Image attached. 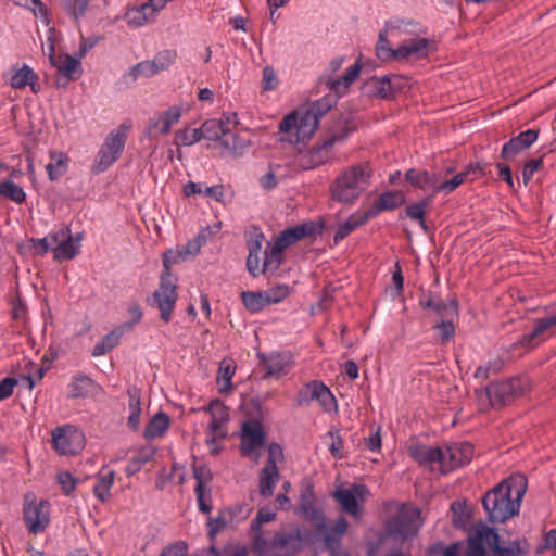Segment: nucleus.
Here are the masks:
<instances>
[{
    "label": "nucleus",
    "mask_w": 556,
    "mask_h": 556,
    "mask_svg": "<svg viewBox=\"0 0 556 556\" xmlns=\"http://www.w3.org/2000/svg\"><path fill=\"white\" fill-rule=\"evenodd\" d=\"M488 549L496 556H525L529 544L526 540H514L501 546L497 531L481 525L469 534L467 542L458 541L445 546L443 556H489Z\"/></svg>",
    "instance_id": "nucleus-1"
},
{
    "label": "nucleus",
    "mask_w": 556,
    "mask_h": 556,
    "mask_svg": "<svg viewBox=\"0 0 556 556\" xmlns=\"http://www.w3.org/2000/svg\"><path fill=\"white\" fill-rule=\"evenodd\" d=\"M527 491L523 476L510 477L490 490L482 498L491 522H505L519 513L520 502Z\"/></svg>",
    "instance_id": "nucleus-2"
},
{
    "label": "nucleus",
    "mask_w": 556,
    "mask_h": 556,
    "mask_svg": "<svg viewBox=\"0 0 556 556\" xmlns=\"http://www.w3.org/2000/svg\"><path fill=\"white\" fill-rule=\"evenodd\" d=\"M328 108L321 109L316 102L305 111H294L279 123V131L283 134L281 140L290 143H300L311 138L317 129L320 116Z\"/></svg>",
    "instance_id": "nucleus-3"
},
{
    "label": "nucleus",
    "mask_w": 556,
    "mask_h": 556,
    "mask_svg": "<svg viewBox=\"0 0 556 556\" xmlns=\"http://www.w3.org/2000/svg\"><path fill=\"white\" fill-rule=\"evenodd\" d=\"M371 169L367 164L345 169L334 181L331 193L336 201L352 203L368 188Z\"/></svg>",
    "instance_id": "nucleus-4"
},
{
    "label": "nucleus",
    "mask_w": 556,
    "mask_h": 556,
    "mask_svg": "<svg viewBox=\"0 0 556 556\" xmlns=\"http://www.w3.org/2000/svg\"><path fill=\"white\" fill-rule=\"evenodd\" d=\"M128 132L129 126L122 124L106 135L93 163V170L96 173L105 172L121 157Z\"/></svg>",
    "instance_id": "nucleus-5"
},
{
    "label": "nucleus",
    "mask_w": 556,
    "mask_h": 556,
    "mask_svg": "<svg viewBox=\"0 0 556 556\" xmlns=\"http://www.w3.org/2000/svg\"><path fill=\"white\" fill-rule=\"evenodd\" d=\"M424 521L421 511L412 504H402L397 514L386 526L387 532L397 540H405L417 534Z\"/></svg>",
    "instance_id": "nucleus-6"
},
{
    "label": "nucleus",
    "mask_w": 556,
    "mask_h": 556,
    "mask_svg": "<svg viewBox=\"0 0 556 556\" xmlns=\"http://www.w3.org/2000/svg\"><path fill=\"white\" fill-rule=\"evenodd\" d=\"M176 280L172 273H163L160 285L152 294L154 304L159 308L161 319L164 323H168L172 319V314L178 299Z\"/></svg>",
    "instance_id": "nucleus-7"
},
{
    "label": "nucleus",
    "mask_w": 556,
    "mask_h": 556,
    "mask_svg": "<svg viewBox=\"0 0 556 556\" xmlns=\"http://www.w3.org/2000/svg\"><path fill=\"white\" fill-rule=\"evenodd\" d=\"M369 493L365 484L353 483L349 488L338 486L332 496L346 514L358 519L362 517L363 505Z\"/></svg>",
    "instance_id": "nucleus-8"
},
{
    "label": "nucleus",
    "mask_w": 556,
    "mask_h": 556,
    "mask_svg": "<svg viewBox=\"0 0 556 556\" xmlns=\"http://www.w3.org/2000/svg\"><path fill=\"white\" fill-rule=\"evenodd\" d=\"M317 402L323 410L330 413L337 409V401L330 389L321 381H311L306 383L296 395L299 406L308 405Z\"/></svg>",
    "instance_id": "nucleus-9"
},
{
    "label": "nucleus",
    "mask_w": 556,
    "mask_h": 556,
    "mask_svg": "<svg viewBox=\"0 0 556 556\" xmlns=\"http://www.w3.org/2000/svg\"><path fill=\"white\" fill-rule=\"evenodd\" d=\"M52 443L59 454L75 455L84 448L86 439L83 431L65 425L52 431Z\"/></svg>",
    "instance_id": "nucleus-10"
},
{
    "label": "nucleus",
    "mask_w": 556,
    "mask_h": 556,
    "mask_svg": "<svg viewBox=\"0 0 556 556\" xmlns=\"http://www.w3.org/2000/svg\"><path fill=\"white\" fill-rule=\"evenodd\" d=\"M52 253L56 261L73 260L79 254L81 248L83 233L73 235L68 226H62L54 229Z\"/></svg>",
    "instance_id": "nucleus-11"
},
{
    "label": "nucleus",
    "mask_w": 556,
    "mask_h": 556,
    "mask_svg": "<svg viewBox=\"0 0 556 556\" xmlns=\"http://www.w3.org/2000/svg\"><path fill=\"white\" fill-rule=\"evenodd\" d=\"M184 113L181 105H172L166 110L155 112L148 121L146 136L154 139L159 136H166L170 132Z\"/></svg>",
    "instance_id": "nucleus-12"
},
{
    "label": "nucleus",
    "mask_w": 556,
    "mask_h": 556,
    "mask_svg": "<svg viewBox=\"0 0 556 556\" xmlns=\"http://www.w3.org/2000/svg\"><path fill=\"white\" fill-rule=\"evenodd\" d=\"M264 444L265 433L262 424L257 420L244 421L241 429V454L257 460Z\"/></svg>",
    "instance_id": "nucleus-13"
},
{
    "label": "nucleus",
    "mask_w": 556,
    "mask_h": 556,
    "mask_svg": "<svg viewBox=\"0 0 556 556\" xmlns=\"http://www.w3.org/2000/svg\"><path fill=\"white\" fill-rule=\"evenodd\" d=\"M442 448L441 473L469 464L473 457V446L468 442H455Z\"/></svg>",
    "instance_id": "nucleus-14"
},
{
    "label": "nucleus",
    "mask_w": 556,
    "mask_h": 556,
    "mask_svg": "<svg viewBox=\"0 0 556 556\" xmlns=\"http://www.w3.org/2000/svg\"><path fill=\"white\" fill-rule=\"evenodd\" d=\"M407 79L399 75H383L369 78L364 86L365 92L371 97L390 99L401 90Z\"/></svg>",
    "instance_id": "nucleus-15"
},
{
    "label": "nucleus",
    "mask_w": 556,
    "mask_h": 556,
    "mask_svg": "<svg viewBox=\"0 0 556 556\" xmlns=\"http://www.w3.org/2000/svg\"><path fill=\"white\" fill-rule=\"evenodd\" d=\"M303 533L299 526L282 528L274 534L276 556H293L303 547Z\"/></svg>",
    "instance_id": "nucleus-16"
},
{
    "label": "nucleus",
    "mask_w": 556,
    "mask_h": 556,
    "mask_svg": "<svg viewBox=\"0 0 556 556\" xmlns=\"http://www.w3.org/2000/svg\"><path fill=\"white\" fill-rule=\"evenodd\" d=\"M24 521L33 534L43 532L50 523V503L30 501L24 507Z\"/></svg>",
    "instance_id": "nucleus-17"
},
{
    "label": "nucleus",
    "mask_w": 556,
    "mask_h": 556,
    "mask_svg": "<svg viewBox=\"0 0 556 556\" xmlns=\"http://www.w3.org/2000/svg\"><path fill=\"white\" fill-rule=\"evenodd\" d=\"M340 140H342V138L332 136L323 143L311 148L308 151L300 155L299 165L304 170H309L327 163L333 156V146L337 142H340Z\"/></svg>",
    "instance_id": "nucleus-18"
},
{
    "label": "nucleus",
    "mask_w": 556,
    "mask_h": 556,
    "mask_svg": "<svg viewBox=\"0 0 556 556\" xmlns=\"http://www.w3.org/2000/svg\"><path fill=\"white\" fill-rule=\"evenodd\" d=\"M517 384V380L491 383L484 390L477 391V396L480 401L482 399L488 400L491 406H502L518 395V390L516 389Z\"/></svg>",
    "instance_id": "nucleus-19"
},
{
    "label": "nucleus",
    "mask_w": 556,
    "mask_h": 556,
    "mask_svg": "<svg viewBox=\"0 0 556 556\" xmlns=\"http://www.w3.org/2000/svg\"><path fill=\"white\" fill-rule=\"evenodd\" d=\"M265 236L260 228L253 227L245 233L248 248L247 269L252 277L260 276V263L264 254L263 244Z\"/></svg>",
    "instance_id": "nucleus-20"
},
{
    "label": "nucleus",
    "mask_w": 556,
    "mask_h": 556,
    "mask_svg": "<svg viewBox=\"0 0 556 556\" xmlns=\"http://www.w3.org/2000/svg\"><path fill=\"white\" fill-rule=\"evenodd\" d=\"M431 42L429 39L418 36L416 38L404 40L395 49V60H421L428 56Z\"/></svg>",
    "instance_id": "nucleus-21"
},
{
    "label": "nucleus",
    "mask_w": 556,
    "mask_h": 556,
    "mask_svg": "<svg viewBox=\"0 0 556 556\" xmlns=\"http://www.w3.org/2000/svg\"><path fill=\"white\" fill-rule=\"evenodd\" d=\"M266 367V376L280 377L287 375L294 366L293 356L288 352H273L260 355Z\"/></svg>",
    "instance_id": "nucleus-22"
},
{
    "label": "nucleus",
    "mask_w": 556,
    "mask_h": 556,
    "mask_svg": "<svg viewBox=\"0 0 556 556\" xmlns=\"http://www.w3.org/2000/svg\"><path fill=\"white\" fill-rule=\"evenodd\" d=\"M321 229V226L314 222L303 223L293 227L286 228L282 230L275 242L280 245L283 250L288 247L292 245L296 241L312 236L318 232Z\"/></svg>",
    "instance_id": "nucleus-23"
},
{
    "label": "nucleus",
    "mask_w": 556,
    "mask_h": 556,
    "mask_svg": "<svg viewBox=\"0 0 556 556\" xmlns=\"http://www.w3.org/2000/svg\"><path fill=\"white\" fill-rule=\"evenodd\" d=\"M536 139L538 132L535 130L528 129L522 131L503 146L501 155L506 160H510L519 152L531 147Z\"/></svg>",
    "instance_id": "nucleus-24"
},
{
    "label": "nucleus",
    "mask_w": 556,
    "mask_h": 556,
    "mask_svg": "<svg viewBox=\"0 0 556 556\" xmlns=\"http://www.w3.org/2000/svg\"><path fill=\"white\" fill-rule=\"evenodd\" d=\"M205 410L211 415L208 430L218 434H227L226 425L229 421L227 406L222 401L214 400Z\"/></svg>",
    "instance_id": "nucleus-25"
},
{
    "label": "nucleus",
    "mask_w": 556,
    "mask_h": 556,
    "mask_svg": "<svg viewBox=\"0 0 556 556\" xmlns=\"http://www.w3.org/2000/svg\"><path fill=\"white\" fill-rule=\"evenodd\" d=\"M410 455L420 465L429 466L431 470H439L441 472V460L443 457L441 447L418 445L410 450Z\"/></svg>",
    "instance_id": "nucleus-26"
},
{
    "label": "nucleus",
    "mask_w": 556,
    "mask_h": 556,
    "mask_svg": "<svg viewBox=\"0 0 556 556\" xmlns=\"http://www.w3.org/2000/svg\"><path fill=\"white\" fill-rule=\"evenodd\" d=\"M68 389L70 397L78 399L97 393L100 390V387L89 376L78 372L72 377Z\"/></svg>",
    "instance_id": "nucleus-27"
},
{
    "label": "nucleus",
    "mask_w": 556,
    "mask_h": 556,
    "mask_svg": "<svg viewBox=\"0 0 556 556\" xmlns=\"http://www.w3.org/2000/svg\"><path fill=\"white\" fill-rule=\"evenodd\" d=\"M405 202V197L401 191H387L379 195L372 206L366 212L367 217H374L382 211L394 210Z\"/></svg>",
    "instance_id": "nucleus-28"
},
{
    "label": "nucleus",
    "mask_w": 556,
    "mask_h": 556,
    "mask_svg": "<svg viewBox=\"0 0 556 556\" xmlns=\"http://www.w3.org/2000/svg\"><path fill=\"white\" fill-rule=\"evenodd\" d=\"M386 31L395 35L421 36L426 34V28L414 20L394 17L386 22Z\"/></svg>",
    "instance_id": "nucleus-29"
},
{
    "label": "nucleus",
    "mask_w": 556,
    "mask_h": 556,
    "mask_svg": "<svg viewBox=\"0 0 556 556\" xmlns=\"http://www.w3.org/2000/svg\"><path fill=\"white\" fill-rule=\"evenodd\" d=\"M405 178L413 186L424 190V191H432V193H438V182H439V174L428 172V170H416L409 169L405 174Z\"/></svg>",
    "instance_id": "nucleus-30"
},
{
    "label": "nucleus",
    "mask_w": 556,
    "mask_h": 556,
    "mask_svg": "<svg viewBox=\"0 0 556 556\" xmlns=\"http://www.w3.org/2000/svg\"><path fill=\"white\" fill-rule=\"evenodd\" d=\"M283 252L285 250L275 241L268 242L260 263V275L277 271L282 263Z\"/></svg>",
    "instance_id": "nucleus-31"
},
{
    "label": "nucleus",
    "mask_w": 556,
    "mask_h": 556,
    "mask_svg": "<svg viewBox=\"0 0 556 556\" xmlns=\"http://www.w3.org/2000/svg\"><path fill=\"white\" fill-rule=\"evenodd\" d=\"M38 75L28 65H23L20 68L13 70L10 78V86L13 89H23L26 86L31 88L34 93L38 92L37 88Z\"/></svg>",
    "instance_id": "nucleus-32"
},
{
    "label": "nucleus",
    "mask_w": 556,
    "mask_h": 556,
    "mask_svg": "<svg viewBox=\"0 0 556 556\" xmlns=\"http://www.w3.org/2000/svg\"><path fill=\"white\" fill-rule=\"evenodd\" d=\"M169 425V416L164 412H157L147 424L143 430V438L147 441L162 438L168 431Z\"/></svg>",
    "instance_id": "nucleus-33"
},
{
    "label": "nucleus",
    "mask_w": 556,
    "mask_h": 556,
    "mask_svg": "<svg viewBox=\"0 0 556 556\" xmlns=\"http://www.w3.org/2000/svg\"><path fill=\"white\" fill-rule=\"evenodd\" d=\"M155 454L156 447L151 444L139 447L125 468L126 476L131 477L139 472L143 465L152 460Z\"/></svg>",
    "instance_id": "nucleus-34"
},
{
    "label": "nucleus",
    "mask_w": 556,
    "mask_h": 556,
    "mask_svg": "<svg viewBox=\"0 0 556 556\" xmlns=\"http://www.w3.org/2000/svg\"><path fill=\"white\" fill-rule=\"evenodd\" d=\"M155 16L156 15L150 10L147 2L129 9L125 14L127 24L134 27H142L154 21Z\"/></svg>",
    "instance_id": "nucleus-35"
},
{
    "label": "nucleus",
    "mask_w": 556,
    "mask_h": 556,
    "mask_svg": "<svg viewBox=\"0 0 556 556\" xmlns=\"http://www.w3.org/2000/svg\"><path fill=\"white\" fill-rule=\"evenodd\" d=\"M219 144L223 149V154L240 157L248 151L250 141L237 135H231L230 137L226 135Z\"/></svg>",
    "instance_id": "nucleus-36"
},
{
    "label": "nucleus",
    "mask_w": 556,
    "mask_h": 556,
    "mask_svg": "<svg viewBox=\"0 0 556 556\" xmlns=\"http://www.w3.org/2000/svg\"><path fill=\"white\" fill-rule=\"evenodd\" d=\"M280 479L278 467H265L260 472L258 489L263 497H270Z\"/></svg>",
    "instance_id": "nucleus-37"
},
{
    "label": "nucleus",
    "mask_w": 556,
    "mask_h": 556,
    "mask_svg": "<svg viewBox=\"0 0 556 556\" xmlns=\"http://www.w3.org/2000/svg\"><path fill=\"white\" fill-rule=\"evenodd\" d=\"M553 326H556V313L536 320L532 331L522 336L520 344L526 348L534 346L536 344V339Z\"/></svg>",
    "instance_id": "nucleus-38"
},
{
    "label": "nucleus",
    "mask_w": 556,
    "mask_h": 556,
    "mask_svg": "<svg viewBox=\"0 0 556 556\" xmlns=\"http://www.w3.org/2000/svg\"><path fill=\"white\" fill-rule=\"evenodd\" d=\"M150 60L141 61L136 65L129 67L123 75V80L125 84H134L139 78H150L156 75V72L153 67Z\"/></svg>",
    "instance_id": "nucleus-39"
},
{
    "label": "nucleus",
    "mask_w": 556,
    "mask_h": 556,
    "mask_svg": "<svg viewBox=\"0 0 556 556\" xmlns=\"http://www.w3.org/2000/svg\"><path fill=\"white\" fill-rule=\"evenodd\" d=\"M126 334V332H122L121 328L117 326L114 330L105 334L100 341L96 343L92 349L91 355L93 357H99L105 355L110 351H112L115 346L118 345L122 336Z\"/></svg>",
    "instance_id": "nucleus-40"
},
{
    "label": "nucleus",
    "mask_w": 556,
    "mask_h": 556,
    "mask_svg": "<svg viewBox=\"0 0 556 556\" xmlns=\"http://www.w3.org/2000/svg\"><path fill=\"white\" fill-rule=\"evenodd\" d=\"M236 372V366L230 359H223L219 364L217 384L219 393H227L232 389V378Z\"/></svg>",
    "instance_id": "nucleus-41"
},
{
    "label": "nucleus",
    "mask_w": 556,
    "mask_h": 556,
    "mask_svg": "<svg viewBox=\"0 0 556 556\" xmlns=\"http://www.w3.org/2000/svg\"><path fill=\"white\" fill-rule=\"evenodd\" d=\"M359 73L361 66L358 64L349 66L341 78L329 80L328 87L334 93L341 94L350 87L353 81H355V79L359 76Z\"/></svg>",
    "instance_id": "nucleus-42"
},
{
    "label": "nucleus",
    "mask_w": 556,
    "mask_h": 556,
    "mask_svg": "<svg viewBox=\"0 0 556 556\" xmlns=\"http://www.w3.org/2000/svg\"><path fill=\"white\" fill-rule=\"evenodd\" d=\"M359 73L361 66L358 64L349 66L341 78L329 80L328 87L334 93L341 94L350 87L353 81H355V79L359 76Z\"/></svg>",
    "instance_id": "nucleus-43"
},
{
    "label": "nucleus",
    "mask_w": 556,
    "mask_h": 556,
    "mask_svg": "<svg viewBox=\"0 0 556 556\" xmlns=\"http://www.w3.org/2000/svg\"><path fill=\"white\" fill-rule=\"evenodd\" d=\"M359 73L361 66L358 64L349 66L341 78L329 80L328 87L334 93L341 94L350 87L353 81H355V79L359 76Z\"/></svg>",
    "instance_id": "nucleus-44"
},
{
    "label": "nucleus",
    "mask_w": 556,
    "mask_h": 556,
    "mask_svg": "<svg viewBox=\"0 0 556 556\" xmlns=\"http://www.w3.org/2000/svg\"><path fill=\"white\" fill-rule=\"evenodd\" d=\"M200 128L203 130V139L219 143L230 132V128L223 126V123L216 118L205 121Z\"/></svg>",
    "instance_id": "nucleus-45"
},
{
    "label": "nucleus",
    "mask_w": 556,
    "mask_h": 556,
    "mask_svg": "<svg viewBox=\"0 0 556 556\" xmlns=\"http://www.w3.org/2000/svg\"><path fill=\"white\" fill-rule=\"evenodd\" d=\"M51 161L46 165V169L51 180H56L64 175L68 168V157L63 152H51Z\"/></svg>",
    "instance_id": "nucleus-46"
},
{
    "label": "nucleus",
    "mask_w": 556,
    "mask_h": 556,
    "mask_svg": "<svg viewBox=\"0 0 556 556\" xmlns=\"http://www.w3.org/2000/svg\"><path fill=\"white\" fill-rule=\"evenodd\" d=\"M114 479V470H109L106 473L99 476L98 481L93 486V494L100 502L105 503L110 500Z\"/></svg>",
    "instance_id": "nucleus-47"
},
{
    "label": "nucleus",
    "mask_w": 556,
    "mask_h": 556,
    "mask_svg": "<svg viewBox=\"0 0 556 556\" xmlns=\"http://www.w3.org/2000/svg\"><path fill=\"white\" fill-rule=\"evenodd\" d=\"M0 198L11 200L16 204H22L26 200V192L13 180L4 179L0 182Z\"/></svg>",
    "instance_id": "nucleus-48"
},
{
    "label": "nucleus",
    "mask_w": 556,
    "mask_h": 556,
    "mask_svg": "<svg viewBox=\"0 0 556 556\" xmlns=\"http://www.w3.org/2000/svg\"><path fill=\"white\" fill-rule=\"evenodd\" d=\"M129 417H128V427L138 431L140 428V416H141V405H140V395L137 389L129 390Z\"/></svg>",
    "instance_id": "nucleus-49"
},
{
    "label": "nucleus",
    "mask_w": 556,
    "mask_h": 556,
    "mask_svg": "<svg viewBox=\"0 0 556 556\" xmlns=\"http://www.w3.org/2000/svg\"><path fill=\"white\" fill-rule=\"evenodd\" d=\"M52 65L61 75L72 78L73 74L80 67V59L77 55H59V59Z\"/></svg>",
    "instance_id": "nucleus-50"
},
{
    "label": "nucleus",
    "mask_w": 556,
    "mask_h": 556,
    "mask_svg": "<svg viewBox=\"0 0 556 556\" xmlns=\"http://www.w3.org/2000/svg\"><path fill=\"white\" fill-rule=\"evenodd\" d=\"M368 218L369 217H367V214H365L363 217H358V218L351 216L350 218H348L346 220L341 223L338 226V229L333 236L334 243L338 244L340 241L345 239L356 228H358L359 226L365 224Z\"/></svg>",
    "instance_id": "nucleus-51"
},
{
    "label": "nucleus",
    "mask_w": 556,
    "mask_h": 556,
    "mask_svg": "<svg viewBox=\"0 0 556 556\" xmlns=\"http://www.w3.org/2000/svg\"><path fill=\"white\" fill-rule=\"evenodd\" d=\"M252 549L257 556H276V547L274 546V536L266 539L262 531L255 532Z\"/></svg>",
    "instance_id": "nucleus-52"
},
{
    "label": "nucleus",
    "mask_w": 556,
    "mask_h": 556,
    "mask_svg": "<svg viewBox=\"0 0 556 556\" xmlns=\"http://www.w3.org/2000/svg\"><path fill=\"white\" fill-rule=\"evenodd\" d=\"M300 516L308 521H315L319 518L320 513L316 508L312 491L305 492L301 495Z\"/></svg>",
    "instance_id": "nucleus-53"
},
{
    "label": "nucleus",
    "mask_w": 556,
    "mask_h": 556,
    "mask_svg": "<svg viewBox=\"0 0 556 556\" xmlns=\"http://www.w3.org/2000/svg\"><path fill=\"white\" fill-rule=\"evenodd\" d=\"M241 298L245 308L251 313L261 312L266 305H268L264 292L245 291L241 293Z\"/></svg>",
    "instance_id": "nucleus-54"
},
{
    "label": "nucleus",
    "mask_w": 556,
    "mask_h": 556,
    "mask_svg": "<svg viewBox=\"0 0 556 556\" xmlns=\"http://www.w3.org/2000/svg\"><path fill=\"white\" fill-rule=\"evenodd\" d=\"M203 139V130L201 128H185L176 131L175 134V144L180 147H189Z\"/></svg>",
    "instance_id": "nucleus-55"
},
{
    "label": "nucleus",
    "mask_w": 556,
    "mask_h": 556,
    "mask_svg": "<svg viewBox=\"0 0 556 556\" xmlns=\"http://www.w3.org/2000/svg\"><path fill=\"white\" fill-rule=\"evenodd\" d=\"M127 313L130 316V320L119 324L118 327L122 332L129 333L141 321L143 312L138 302H131L127 307Z\"/></svg>",
    "instance_id": "nucleus-56"
},
{
    "label": "nucleus",
    "mask_w": 556,
    "mask_h": 556,
    "mask_svg": "<svg viewBox=\"0 0 556 556\" xmlns=\"http://www.w3.org/2000/svg\"><path fill=\"white\" fill-rule=\"evenodd\" d=\"M177 53L175 50L166 49L157 52L153 60H150L156 74L168 70L175 62Z\"/></svg>",
    "instance_id": "nucleus-57"
},
{
    "label": "nucleus",
    "mask_w": 556,
    "mask_h": 556,
    "mask_svg": "<svg viewBox=\"0 0 556 556\" xmlns=\"http://www.w3.org/2000/svg\"><path fill=\"white\" fill-rule=\"evenodd\" d=\"M54 238V229L50 231L46 237L29 240V249L35 255L42 256L49 251H52Z\"/></svg>",
    "instance_id": "nucleus-58"
},
{
    "label": "nucleus",
    "mask_w": 556,
    "mask_h": 556,
    "mask_svg": "<svg viewBox=\"0 0 556 556\" xmlns=\"http://www.w3.org/2000/svg\"><path fill=\"white\" fill-rule=\"evenodd\" d=\"M225 511L231 525H237L248 519L252 513V507L247 503H238L225 508Z\"/></svg>",
    "instance_id": "nucleus-59"
},
{
    "label": "nucleus",
    "mask_w": 556,
    "mask_h": 556,
    "mask_svg": "<svg viewBox=\"0 0 556 556\" xmlns=\"http://www.w3.org/2000/svg\"><path fill=\"white\" fill-rule=\"evenodd\" d=\"M17 4L30 10L37 18L41 20L45 25L49 24L50 20L48 8L41 0H21L17 2Z\"/></svg>",
    "instance_id": "nucleus-60"
},
{
    "label": "nucleus",
    "mask_w": 556,
    "mask_h": 556,
    "mask_svg": "<svg viewBox=\"0 0 556 556\" xmlns=\"http://www.w3.org/2000/svg\"><path fill=\"white\" fill-rule=\"evenodd\" d=\"M194 492H195V496H197V503H198L199 510L204 514L211 513V510L213 508L211 486H206V488L195 486Z\"/></svg>",
    "instance_id": "nucleus-61"
},
{
    "label": "nucleus",
    "mask_w": 556,
    "mask_h": 556,
    "mask_svg": "<svg viewBox=\"0 0 556 556\" xmlns=\"http://www.w3.org/2000/svg\"><path fill=\"white\" fill-rule=\"evenodd\" d=\"M230 523V520L225 511L222 510L217 517H210L207 520L208 535L214 539L222 530Z\"/></svg>",
    "instance_id": "nucleus-62"
},
{
    "label": "nucleus",
    "mask_w": 556,
    "mask_h": 556,
    "mask_svg": "<svg viewBox=\"0 0 556 556\" xmlns=\"http://www.w3.org/2000/svg\"><path fill=\"white\" fill-rule=\"evenodd\" d=\"M290 292L291 288L288 285H277L264 291L268 305L281 302Z\"/></svg>",
    "instance_id": "nucleus-63"
},
{
    "label": "nucleus",
    "mask_w": 556,
    "mask_h": 556,
    "mask_svg": "<svg viewBox=\"0 0 556 556\" xmlns=\"http://www.w3.org/2000/svg\"><path fill=\"white\" fill-rule=\"evenodd\" d=\"M215 556H249V549L242 544H229L222 551L214 546L211 548Z\"/></svg>",
    "instance_id": "nucleus-64"
}]
</instances>
